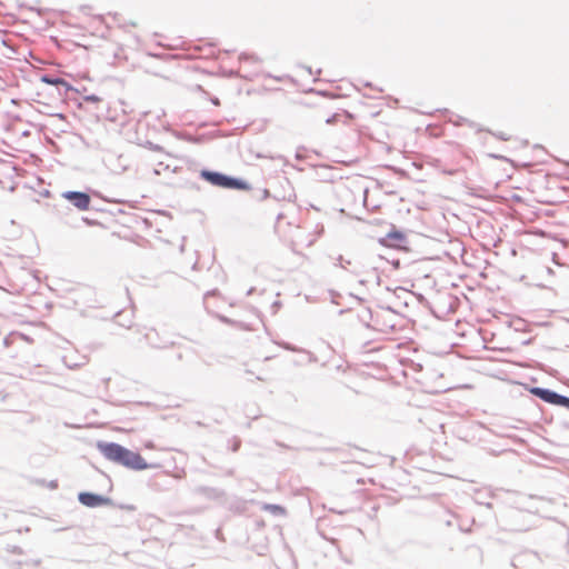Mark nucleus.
Instances as JSON below:
<instances>
[{
    "label": "nucleus",
    "mask_w": 569,
    "mask_h": 569,
    "mask_svg": "<svg viewBox=\"0 0 569 569\" xmlns=\"http://www.w3.org/2000/svg\"><path fill=\"white\" fill-rule=\"evenodd\" d=\"M307 71L312 74V69L310 67H306Z\"/></svg>",
    "instance_id": "c9c22d12"
},
{
    "label": "nucleus",
    "mask_w": 569,
    "mask_h": 569,
    "mask_svg": "<svg viewBox=\"0 0 569 569\" xmlns=\"http://www.w3.org/2000/svg\"><path fill=\"white\" fill-rule=\"evenodd\" d=\"M363 86H365V87H368V88L373 89V86H372V83H370V82H365V84H363Z\"/></svg>",
    "instance_id": "473e14b6"
},
{
    "label": "nucleus",
    "mask_w": 569,
    "mask_h": 569,
    "mask_svg": "<svg viewBox=\"0 0 569 569\" xmlns=\"http://www.w3.org/2000/svg\"><path fill=\"white\" fill-rule=\"evenodd\" d=\"M64 197L68 198V199H71V192H66Z\"/></svg>",
    "instance_id": "72a5a7b5"
},
{
    "label": "nucleus",
    "mask_w": 569,
    "mask_h": 569,
    "mask_svg": "<svg viewBox=\"0 0 569 569\" xmlns=\"http://www.w3.org/2000/svg\"><path fill=\"white\" fill-rule=\"evenodd\" d=\"M78 500L81 505L89 508H97L101 506H113V501L109 497L99 493L83 491L78 493Z\"/></svg>",
    "instance_id": "0eeeda50"
},
{
    "label": "nucleus",
    "mask_w": 569,
    "mask_h": 569,
    "mask_svg": "<svg viewBox=\"0 0 569 569\" xmlns=\"http://www.w3.org/2000/svg\"><path fill=\"white\" fill-rule=\"evenodd\" d=\"M147 143H148V147H149L150 150H157V151L161 150V147L158 146V144H154V143L150 142V141H148Z\"/></svg>",
    "instance_id": "bb28decb"
},
{
    "label": "nucleus",
    "mask_w": 569,
    "mask_h": 569,
    "mask_svg": "<svg viewBox=\"0 0 569 569\" xmlns=\"http://www.w3.org/2000/svg\"><path fill=\"white\" fill-rule=\"evenodd\" d=\"M530 393L547 403L563 407L569 410V397L560 395L555 390L542 387H532L530 389Z\"/></svg>",
    "instance_id": "423d86ee"
},
{
    "label": "nucleus",
    "mask_w": 569,
    "mask_h": 569,
    "mask_svg": "<svg viewBox=\"0 0 569 569\" xmlns=\"http://www.w3.org/2000/svg\"><path fill=\"white\" fill-rule=\"evenodd\" d=\"M219 319L224 322V323H228V325H238L237 321L226 317V316H220Z\"/></svg>",
    "instance_id": "393cba45"
},
{
    "label": "nucleus",
    "mask_w": 569,
    "mask_h": 569,
    "mask_svg": "<svg viewBox=\"0 0 569 569\" xmlns=\"http://www.w3.org/2000/svg\"><path fill=\"white\" fill-rule=\"evenodd\" d=\"M266 510H270L273 515H284V508L279 505H266Z\"/></svg>",
    "instance_id": "6ab92c4d"
},
{
    "label": "nucleus",
    "mask_w": 569,
    "mask_h": 569,
    "mask_svg": "<svg viewBox=\"0 0 569 569\" xmlns=\"http://www.w3.org/2000/svg\"><path fill=\"white\" fill-rule=\"evenodd\" d=\"M472 523H475V520H471V523H469V526H467L466 523H465V526H466V527H469V528L471 529Z\"/></svg>",
    "instance_id": "4c0bfd02"
},
{
    "label": "nucleus",
    "mask_w": 569,
    "mask_h": 569,
    "mask_svg": "<svg viewBox=\"0 0 569 569\" xmlns=\"http://www.w3.org/2000/svg\"><path fill=\"white\" fill-rule=\"evenodd\" d=\"M211 102L216 106H218L220 103L219 99L218 98H212L211 99Z\"/></svg>",
    "instance_id": "2f4dec72"
},
{
    "label": "nucleus",
    "mask_w": 569,
    "mask_h": 569,
    "mask_svg": "<svg viewBox=\"0 0 569 569\" xmlns=\"http://www.w3.org/2000/svg\"><path fill=\"white\" fill-rule=\"evenodd\" d=\"M495 137H497L498 139L502 140V141H507L509 138L506 136V133L503 132H497V133H492Z\"/></svg>",
    "instance_id": "a878e982"
},
{
    "label": "nucleus",
    "mask_w": 569,
    "mask_h": 569,
    "mask_svg": "<svg viewBox=\"0 0 569 569\" xmlns=\"http://www.w3.org/2000/svg\"><path fill=\"white\" fill-rule=\"evenodd\" d=\"M98 451L109 461L130 470L141 471L152 468L144 458L117 442L97 441Z\"/></svg>",
    "instance_id": "f257e3e1"
},
{
    "label": "nucleus",
    "mask_w": 569,
    "mask_h": 569,
    "mask_svg": "<svg viewBox=\"0 0 569 569\" xmlns=\"http://www.w3.org/2000/svg\"><path fill=\"white\" fill-rule=\"evenodd\" d=\"M73 58L79 59L82 58L84 61L88 60V48L90 43H82L73 39Z\"/></svg>",
    "instance_id": "dca6fc26"
},
{
    "label": "nucleus",
    "mask_w": 569,
    "mask_h": 569,
    "mask_svg": "<svg viewBox=\"0 0 569 569\" xmlns=\"http://www.w3.org/2000/svg\"><path fill=\"white\" fill-rule=\"evenodd\" d=\"M358 318L362 325H365L367 328H371L375 330H382L379 327V322L376 319L373 312L369 308H365L362 311L358 313Z\"/></svg>",
    "instance_id": "9d476101"
},
{
    "label": "nucleus",
    "mask_w": 569,
    "mask_h": 569,
    "mask_svg": "<svg viewBox=\"0 0 569 569\" xmlns=\"http://www.w3.org/2000/svg\"><path fill=\"white\" fill-rule=\"evenodd\" d=\"M335 266L340 267L343 270H348V266H351V260L346 259L343 256L339 254L336 258Z\"/></svg>",
    "instance_id": "a211bd4d"
},
{
    "label": "nucleus",
    "mask_w": 569,
    "mask_h": 569,
    "mask_svg": "<svg viewBox=\"0 0 569 569\" xmlns=\"http://www.w3.org/2000/svg\"><path fill=\"white\" fill-rule=\"evenodd\" d=\"M73 207H77L80 210L94 209L91 207L90 196L82 191H73Z\"/></svg>",
    "instance_id": "f8f14e48"
},
{
    "label": "nucleus",
    "mask_w": 569,
    "mask_h": 569,
    "mask_svg": "<svg viewBox=\"0 0 569 569\" xmlns=\"http://www.w3.org/2000/svg\"><path fill=\"white\" fill-rule=\"evenodd\" d=\"M98 451L109 461L130 470L141 471L152 468L144 458L117 442L97 441Z\"/></svg>",
    "instance_id": "f03ea898"
},
{
    "label": "nucleus",
    "mask_w": 569,
    "mask_h": 569,
    "mask_svg": "<svg viewBox=\"0 0 569 569\" xmlns=\"http://www.w3.org/2000/svg\"><path fill=\"white\" fill-rule=\"evenodd\" d=\"M406 240L405 234L401 231H390L382 242H386L390 247L399 248L401 243Z\"/></svg>",
    "instance_id": "2eb2a0df"
},
{
    "label": "nucleus",
    "mask_w": 569,
    "mask_h": 569,
    "mask_svg": "<svg viewBox=\"0 0 569 569\" xmlns=\"http://www.w3.org/2000/svg\"><path fill=\"white\" fill-rule=\"evenodd\" d=\"M199 177L204 181L209 182L214 187H220L229 190H250L251 186L248 181L232 177L219 171H213L209 169H202L199 173Z\"/></svg>",
    "instance_id": "20e7f679"
},
{
    "label": "nucleus",
    "mask_w": 569,
    "mask_h": 569,
    "mask_svg": "<svg viewBox=\"0 0 569 569\" xmlns=\"http://www.w3.org/2000/svg\"><path fill=\"white\" fill-rule=\"evenodd\" d=\"M116 321L119 326L123 328H131L133 323V311L126 312V311H118L114 315Z\"/></svg>",
    "instance_id": "f3484780"
},
{
    "label": "nucleus",
    "mask_w": 569,
    "mask_h": 569,
    "mask_svg": "<svg viewBox=\"0 0 569 569\" xmlns=\"http://www.w3.org/2000/svg\"><path fill=\"white\" fill-rule=\"evenodd\" d=\"M472 523H475V520H471V523H469V526H467L466 523H465V526H466V527H469V528L471 529Z\"/></svg>",
    "instance_id": "58836bf2"
},
{
    "label": "nucleus",
    "mask_w": 569,
    "mask_h": 569,
    "mask_svg": "<svg viewBox=\"0 0 569 569\" xmlns=\"http://www.w3.org/2000/svg\"><path fill=\"white\" fill-rule=\"evenodd\" d=\"M280 346H281L282 348L287 349V350H290V351H302V352H305V350H302V349H298V348H296V347L291 346V345H290V343H288V342H282V343H280ZM306 353H308V352L306 351Z\"/></svg>",
    "instance_id": "4be33fe9"
},
{
    "label": "nucleus",
    "mask_w": 569,
    "mask_h": 569,
    "mask_svg": "<svg viewBox=\"0 0 569 569\" xmlns=\"http://www.w3.org/2000/svg\"><path fill=\"white\" fill-rule=\"evenodd\" d=\"M87 361H88L87 356H83L80 361H74L73 360L72 367L74 369L77 367H80V366L84 365Z\"/></svg>",
    "instance_id": "b1692460"
},
{
    "label": "nucleus",
    "mask_w": 569,
    "mask_h": 569,
    "mask_svg": "<svg viewBox=\"0 0 569 569\" xmlns=\"http://www.w3.org/2000/svg\"><path fill=\"white\" fill-rule=\"evenodd\" d=\"M73 38L80 36L79 31L87 32L89 36L103 34L104 20L102 14L93 12L92 7L81 6L78 9L77 16H73ZM86 37V33H81Z\"/></svg>",
    "instance_id": "7ed1b4c3"
},
{
    "label": "nucleus",
    "mask_w": 569,
    "mask_h": 569,
    "mask_svg": "<svg viewBox=\"0 0 569 569\" xmlns=\"http://www.w3.org/2000/svg\"><path fill=\"white\" fill-rule=\"evenodd\" d=\"M100 102L101 99L97 94H87L86 89H83L82 92L78 87H73V106H76L79 110H84L89 118L98 120Z\"/></svg>",
    "instance_id": "39448f33"
},
{
    "label": "nucleus",
    "mask_w": 569,
    "mask_h": 569,
    "mask_svg": "<svg viewBox=\"0 0 569 569\" xmlns=\"http://www.w3.org/2000/svg\"><path fill=\"white\" fill-rule=\"evenodd\" d=\"M271 194H270V191L268 189H263L262 190V199H267L269 198Z\"/></svg>",
    "instance_id": "c85d7f7f"
},
{
    "label": "nucleus",
    "mask_w": 569,
    "mask_h": 569,
    "mask_svg": "<svg viewBox=\"0 0 569 569\" xmlns=\"http://www.w3.org/2000/svg\"><path fill=\"white\" fill-rule=\"evenodd\" d=\"M87 76V71H79L77 73V77L84 78ZM76 78V74H73V79Z\"/></svg>",
    "instance_id": "c756f323"
},
{
    "label": "nucleus",
    "mask_w": 569,
    "mask_h": 569,
    "mask_svg": "<svg viewBox=\"0 0 569 569\" xmlns=\"http://www.w3.org/2000/svg\"><path fill=\"white\" fill-rule=\"evenodd\" d=\"M492 497V492L489 489H477L473 493V500L476 503L491 508L489 499Z\"/></svg>",
    "instance_id": "ddd939ff"
},
{
    "label": "nucleus",
    "mask_w": 569,
    "mask_h": 569,
    "mask_svg": "<svg viewBox=\"0 0 569 569\" xmlns=\"http://www.w3.org/2000/svg\"><path fill=\"white\" fill-rule=\"evenodd\" d=\"M146 341L154 348H164L171 340L168 338H161L157 330L150 329L144 333Z\"/></svg>",
    "instance_id": "9b49d317"
},
{
    "label": "nucleus",
    "mask_w": 569,
    "mask_h": 569,
    "mask_svg": "<svg viewBox=\"0 0 569 569\" xmlns=\"http://www.w3.org/2000/svg\"><path fill=\"white\" fill-rule=\"evenodd\" d=\"M227 475H228V476H232V475H233V470H228V471H227Z\"/></svg>",
    "instance_id": "e433bc0d"
},
{
    "label": "nucleus",
    "mask_w": 569,
    "mask_h": 569,
    "mask_svg": "<svg viewBox=\"0 0 569 569\" xmlns=\"http://www.w3.org/2000/svg\"><path fill=\"white\" fill-rule=\"evenodd\" d=\"M193 492L200 497H203L208 500H219L224 497V491L214 488V487H208V486H199L194 488Z\"/></svg>",
    "instance_id": "6e6552de"
},
{
    "label": "nucleus",
    "mask_w": 569,
    "mask_h": 569,
    "mask_svg": "<svg viewBox=\"0 0 569 569\" xmlns=\"http://www.w3.org/2000/svg\"><path fill=\"white\" fill-rule=\"evenodd\" d=\"M339 117H340V114H339V113H333V114H331L330 117H328V118L326 119V123H328V124H332V123L337 122V120H338V118H339Z\"/></svg>",
    "instance_id": "5701e85b"
},
{
    "label": "nucleus",
    "mask_w": 569,
    "mask_h": 569,
    "mask_svg": "<svg viewBox=\"0 0 569 569\" xmlns=\"http://www.w3.org/2000/svg\"><path fill=\"white\" fill-rule=\"evenodd\" d=\"M443 521L447 527H457L461 532H470V528L455 513H447Z\"/></svg>",
    "instance_id": "4468645a"
},
{
    "label": "nucleus",
    "mask_w": 569,
    "mask_h": 569,
    "mask_svg": "<svg viewBox=\"0 0 569 569\" xmlns=\"http://www.w3.org/2000/svg\"><path fill=\"white\" fill-rule=\"evenodd\" d=\"M81 221L86 224H89V226H93V224H97L98 221L93 218H90V217H87V216H82L81 217Z\"/></svg>",
    "instance_id": "412c9836"
},
{
    "label": "nucleus",
    "mask_w": 569,
    "mask_h": 569,
    "mask_svg": "<svg viewBox=\"0 0 569 569\" xmlns=\"http://www.w3.org/2000/svg\"><path fill=\"white\" fill-rule=\"evenodd\" d=\"M240 61L241 62H246V61H254V62H258V58L254 57V56H251V54H247V53H242L240 57H239Z\"/></svg>",
    "instance_id": "aec40b11"
},
{
    "label": "nucleus",
    "mask_w": 569,
    "mask_h": 569,
    "mask_svg": "<svg viewBox=\"0 0 569 569\" xmlns=\"http://www.w3.org/2000/svg\"><path fill=\"white\" fill-rule=\"evenodd\" d=\"M253 290H254L253 288H250V289L248 290V292H247V296L252 295Z\"/></svg>",
    "instance_id": "f704fd0d"
},
{
    "label": "nucleus",
    "mask_w": 569,
    "mask_h": 569,
    "mask_svg": "<svg viewBox=\"0 0 569 569\" xmlns=\"http://www.w3.org/2000/svg\"><path fill=\"white\" fill-rule=\"evenodd\" d=\"M569 322V320H567Z\"/></svg>",
    "instance_id": "ea45409f"
},
{
    "label": "nucleus",
    "mask_w": 569,
    "mask_h": 569,
    "mask_svg": "<svg viewBox=\"0 0 569 569\" xmlns=\"http://www.w3.org/2000/svg\"><path fill=\"white\" fill-rule=\"evenodd\" d=\"M539 560L538 555L533 551H523L512 558L511 565L515 568L523 567L528 563H536Z\"/></svg>",
    "instance_id": "1a4fd4ad"
},
{
    "label": "nucleus",
    "mask_w": 569,
    "mask_h": 569,
    "mask_svg": "<svg viewBox=\"0 0 569 569\" xmlns=\"http://www.w3.org/2000/svg\"><path fill=\"white\" fill-rule=\"evenodd\" d=\"M280 306H281L280 301H274V302L272 303V306H271V307H272V309H273V312H274V313H276V312H277V310L280 308Z\"/></svg>",
    "instance_id": "cd10ccee"
},
{
    "label": "nucleus",
    "mask_w": 569,
    "mask_h": 569,
    "mask_svg": "<svg viewBox=\"0 0 569 569\" xmlns=\"http://www.w3.org/2000/svg\"><path fill=\"white\" fill-rule=\"evenodd\" d=\"M239 447H240V441H239V440H237V441L233 443V446H232V451H237V450L239 449Z\"/></svg>",
    "instance_id": "7c9ffc66"
}]
</instances>
